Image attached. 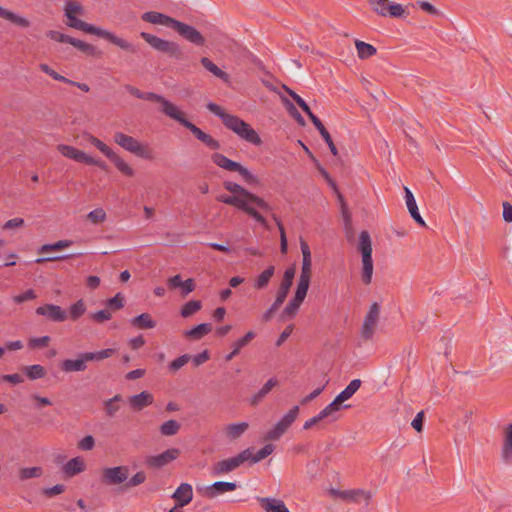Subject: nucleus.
Wrapping results in <instances>:
<instances>
[{"label": "nucleus", "mask_w": 512, "mask_h": 512, "mask_svg": "<svg viewBox=\"0 0 512 512\" xmlns=\"http://www.w3.org/2000/svg\"><path fill=\"white\" fill-rule=\"evenodd\" d=\"M67 19H68L67 25L71 28L81 30L85 33L93 34L100 38L106 39L107 41L111 42L112 44L118 46L119 48H121L125 51L131 52V53L137 52V47L135 45L118 37L117 35H115L114 33L110 32L108 30H105V29L96 27L92 24H89V23L77 18L76 16L68 15Z\"/></svg>", "instance_id": "nucleus-1"}, {"label": "nucleus", "mask_w": 512, "mask_h": 512, "mask_svg": "<svg viewBox=\"0 0 512 512\" xmlns=\"http://www.w3.org/2000/svg\"><path fill=\"white\" fill-rule=\"evenodd\" d=\"M358 250L362 255V273L361 278L364 284L368 285L372 281L373 275V259H372V242L368 231L363 230L359 235Z\"/></svg>", "instance_id": "nucleus-2"}, {"label": "nucleus", "mask_w": 512, "mask_h": 512, "mask_svg": "<svg viewBox=\"0 0 512 512\" xmlns=\"http://www.w3.org/2000/svg\"><path fill=\"white\" fill-rule=\"evenodd\" d=\"M114 142L125 149L126 151L133 153L137 157H140L145 160L153 159V152L148 147V145H144L140 143L136 138L126 135L123 132L117 131L113 135Z\"/></svg>", "instance_id": "nucleus-3"}, {"label": "nucleus", "mask_w": 512, "mask_h": 512, "mask_svg": "<svg viewBox=\"0 0 512 512\" xmlns=\"http://www.w3.org/2000/svg\"><path fill=\"white\" fill-rule=\"evenodd\" d=\"M224 126L248 143L255 146H260L262 144L260 136L252 126L236 115H231Z\"/></svg>", "instance_id": "nucleus-4"}, {"label": "nucleus", "mask_w": 512, "mask_h": 512, "mask_svg": "<svg viewBox=\"0 0 512 512\" xmlns=\"http://www.w3.org/2000/svg\"><path fill=\"white\" fill-rule=\"evenodd\" d=\"M214 164L230 172H237L247 184H258L259 179L240 163L227 158L221 153H214L211 156Z\"/></svg>", "instance_id": "nucleus-5"}, {"label": "nucleus", "mask_w": 512, "mask_h": 512, "mask_svg": "<svg viewBox=\"0 0 512 512\" xmlns=\"http://www.w3.org/2000/svg\"><path fill=\"white\" fill-rule=\"evenodd\" d=\"M299 413V406H293L270 430L264 435L265 441L279 440L294 423Z\"/></svg>", "instance_id": "nucleus-6"}, {"label": "nucleus", "mask_w": 512, "mask_h": 512, "mask_svg": "<svg viewBox=\"0 0 512 512\" xmlns=\"http://www.w3.org/2000/svg\"><path fill=\"white\" fill-rule=\"evenodd\" d=\"M249 457H250V448H247V449L241 451L239 454H237L234 457L217 461L212 465V474L214 476H221L224 474H228V473L236 470L245 461H248Z\"/></svg>", "instance_id": "nucleus-7"}, {"label": "nucleus", "mask_w": 512, "mask_h": 512, "mask_svg": "<svg viewBox=\"0 0 512 512\" xmlns=\"http://www.w3.org/2000/svg\"><path fill=\"white\" fill-rule=\"evenodd\" d=\"M223 186L227 191L235 194L236 196H239V197L245 199L247 201V203L248 202L253 203L258 208H260L261 210H263L265 212L272 211V207L264 199H262L261 197H259L256 194H253L252 192L248 191L247 189L242 187L240 184L232 182V181H225L223 183Z\"/></svg>", "instance_id": "nucleus-8"}, {"label": "nucleus", "mask_w": 512, "mask_h": 512, "mask_svg": "<svg viewBox=\"0 0 512 512\" xmlns=\"http://www.w3.org/2000/svg\"><path fill=\"white\" fill-rule=\"evenodd\" d=\"M217 201L222 202L227 205L234 206L250 217H252L256 222L261 225H266V219L252 206H250L247 201L236 195H220L217 197Z\"/></svg>", "instance_id": "nucleus-9"}, {"label": "nucleus", "mask_w": 512, "mask_h": 512, "mask_svg": "<svg viewBox=\"0 0 512 512\" xmlns=\"http://www.w3.org/2000/svg\"><path fill=\"white\" fill-rule=\"evenodd\" d=\"M125 90L130 93L132 96L150 101V102H156L160 104L159 111L167 116L169 113V110L173 107L174 103L167 100L165 97H163L160 94L154 93V92H142L140 89H138L135 86L132 85H125Z\"/></svg>", "instance_id": "nucleus-10"}, {"label": "nucleus", "mask_w": 512, "mask_h": 512, "mask_svg": "<svg viewBox=\"0 0 512 512\" xmlns=\"http://www.w3.org/2000/svg\"><path fill=\"white\" fill-rule=\"evenodd\" d=\"M129 478V468L127 466L108 467L103 469L101 482L106 485H118L126 483Z\"/></svg>", "instance_id": "nucleus-11"}, {"label": "nucleus", "mask_w": 512, "mask_h": 512, "mask_svg": "<svg viewBox=\"0 0 512 512\" xmlns=\"http://www.w3.org/2000/svg\"><path fill=\"white\" fill-rule=\"evenodd\" d=\"M374 12L380 16L398 18L404 15V8L401 4L390 2L389 0H369Z\"/></svg>", "instance_id": "nucleus-12"}, {"label": "nucleus", "mask_w": 512, "mask_h": 512, "mask_svg": "<svg viewBox=\"0 0 512 512\" xmlns=\"http://www.w3.org/2000/svg\"><path fill=\"white\" fill-rule=\"evenodd\" d=\"M173 30H175L186 41L196 45H205L204 36L193 26L177 20Z\"/></svg>", "instance_id": "nucleus-13"}, {"label": "nucleus", "mask_w": 512, "mask_h": 512, "mask_svg": "<svg viewBox=\"0 0 512 512\" xmlns=\"http://www.w3.org/2000/svg\"><path fill=\"white\" fill-rule=\"evenodd\" d=\"M167 117L177 121L186 129H188L199 141H202L204 136L206 135L199 127L190 122L185 118V113L177 106L173 105V107L169 110Z\"/></svg>", "instance_id": "nucleus-14"}, {"label": "nucleus", "mask_w": 512, "mask_h": 512, "mask_svg": "<svg viewBox=\"0 0 512 512\" xmlns=\"http://www.w3.org/2000/svg\"><path fill=\"white\" fill-rule=\"evenodd\" d=\"M36 314L45 316L47 319L53 322H64L68 319V314L59 305L45 304L36 308Z\"/></svg>", "instance_id": "nucleus-15"}, {"label": "nucleus", "mask_w": 512, "mask_h": 512, "mask_svg": "<svg viewBox=\"0 0 512 512\" xmlns=\"http://www.w3.org/2000/svg\"><path fill=\"white\" fill-rule=\"evenodd\" d=\"M180 455V451L177 448H170L166 451L151 456L147 459V465L152 468H162L169 464L170 462L177 459V457Z\"/></svg>", "instance_id": "nucleus-16"}, {"label": "nucleus", "mask_w": 512, "mask_h": 512, "mask_svg": "<svg viewBox=\"0 0 512 512\" xmlns=\"http://www.w3.org/2000/svg\"><path fill=\"white\" fill-rule=\"evenodd\" d=\"M87 356V352H82L76 359H65L61 362L60 368L65 373L83 372L87 369V362L90 361Z\"/></svg>", "instance_id": "nucleus-17"}, {"label": "nucleus", "mask_w": 512, "mask_h": 512, "mask_svg": "<svg viewBox=\"0 0 512 512\" xmlns=\"http://www.w3.org/2000/svg\"><path fill=\"white\" fill-rule=\"evenodd\" d=\"M237 489V484L235 482H225V481H217L214 482L204 489V496L208 498H215L218 495L224 494L226 492H231Z\"/></svg>", "instance_id": "nucleus-18"}, {"label": "nucleus", "mask_w": 512, "mask_h": 512, "mask_svg": "<svg viewBox=\"0 0 512 512\" xmlns=\"http://www.w3.org/2000/svg\"><path fill=\"white\" fill-rule=\"evenodd\" d=\"M142 19L151 24L163 25L172 29L177 22L176 19L156 11L145 12L142 15Z\"/></svg>", "instance_id": "nucleus-19"}, {"label": "nucleus", "mask_w": 512, "mask_h": 512, "mask_svg": "<svg viewBox=\"0 0 512 512\" xmlns=\"http://www.w3.org/2000/svg\"><path fill=\"white\" fill-rule=\"evenodd\" d=\"M295 276V268L289 267L285 270L283 279L281 281V284L277 290L276 298L282 302L285 301L289 290L293 284V279Z\"/></svg>", "instance_id": "nucleus-20"}, {"label": "nucleus", "mask_w": 512, "mask_h": 512, "mask_svg": "<svg viewBox=\"0 0 512 512\" xmlns=\"http://www.w3.org/2000/svg\"><path fill=\"white\" fill-rule=\"evenodd\" d=\"M300 248L302 252V267H301V279H308L311 280V269H312V260H311V251L309 248V245L306 241L301 240L300 241Z\"/></svg>", "instance_id": "nucleus-21"}, {"label": "nucleus", "mask_w": 512, "mask_h": 512, "mask_svg": "<svg viewBox=\"0 0 512 512\" xmlns=\"http://www.w3.org/2000/svg\"><path fill=\"white\" fill-rule=\"evenodd\" d=\"M257 501L265 512H290L285 503L280 499L257 497Z\"/></svg>", "instance_id": "nucleus-22"}, {"label": "nucleus", "mask_w": 512, "mask_h": 512, "mask_svg": "<svg viewBox=\"0 0 512 512\" xmlns=\"http://www.w3.org/2000/svg\"><path fill=\"white\" fill-rule=\"evenodd\" d=\"M153 401V395L147 391H142L139 394L132 395L128 399L129 405L136 411H141L145 407L151 405Z\"/></svg>", "instance_id": "nucleus-23"}, {"label": "nucleus", "mask_w": 512, "mask_h": 512, "mask_svg": "<svg viewBox=\"0 0 512 512\" xmlns=\"http://www.w3.org/2000/svg\"><path fill=\"white\" fill-rule=\"evenodd\" d=\"M172 498L180 504V506L188 505L193 499V489L189 483H182L175 490L172 495Z\"/></svg>", "instance_id": "nucleus-24"}, {"label": "nucleus", "mask_w": 512, "mask_h": 512, "mask_svg": "<svg viewBox=\"0 0 512 512\" xmlns=\"http://www.w3.org/2000/svg\"><path fill=\"white\" fill-rule=\"evenodd\" d=\"M157 51L167 54L169 57H172L176 60L183 59V51L180 45L173 41L162 40L161 44Z\"/></svg>", "instance_id": "nucleus-25"}, {"label": "nucleus", "mask_w": 512, "mask_h": 512, "mask_svg": "<svg viewBox=\"0 0 512 512\" xmlns=\"http://www.w3.org/2000/svg\"><path fill=\"white\" fill-rule=\"evenodd\" d=\"M157 51L167 54L169 57H172L176 60L183 59V51L180 45L173 41L162 40L161 44Z\"/></svg>", "instance_id": "nucleus-26"}, {"label": "nucleus", "mask_w": 512, "mask_h": 512, "mask_svg": "<svg viewBox=\"0 0 512 512\" xmlns=\"http://www.w3.org/2000/svg\"><path fill=\"white\" fill-rule=\"evenodd\" d=\"M255 337V332L248 331L243 337L236 340L232 344L233 350L225 356V360L231 361L235 356H237L240 353L241 349L248 345Z\"/></svg>", "instance_id": "nucleus-27"}, {"label": "nucleus", "mask_w": 512, "mask_h": 512, "mask_svg": "<svg viewBox=\"0 0 512 512\" xmlns=\"http://www.w3.org/2000/svg\"><path fill=\"white\" fill-rule=\"evenodd\" d=\"M58 150L63 156L79 163H85L87 159V154L85 152L73 146L61 144L58 146Z\"/></svg>", "instance_id": "nucleus-28"}, {"label": "nucleus", "mask_w": 512, "mask_h": 512, "mask_svg": "<svg viewBox=\"0 0 512 512\" xmlns=\"http://www.w3.org/2000/svg\"><path fill=\"white\" fill-rule=\"evenodd\" d=\"M247 422L231 423L224 428V433L230 441L240 438L248 429Z\"/></svg>", "instance_id": "nucleus-29"}, {"label": "nucleus", "mask_w": 512, "mask_h": 512, "mask_svg": "<svg viewBox=\"0 0 512 512\" xmlns=\"http://www.w3.org/2000/svg\"><path fill=\"white\" fill-rule=\"evenodd\" d=\"M202 66L213 74L215 77L221 79L223 82L228 83L230 76L228 73L221 70L215 63H213L208 57H202L200 60Z\"/></svg>", "instance_id": "nucleus-30"}, {"label": "nucleus", "mask_w": 512, "mask_h": 512, "mask_svg": "<svg viewBox=\"0 0 512 512\" xmlns=\"http://www.w3.org/2000/svg\"><path fill=\"white\" fill-rule=\"evenodd\" d=\"M84 469L85 463L81 457L72 458L63 466V472L69 477L81 473Z\"/></svg>", "instance_id": "nucleus-31"}, {"label": "nucleus", "mask_w": 512, "mask_h": 512, "mask_svg": "<svg viewBox=\"0 0 512 512\" xmlns=\"http://www.w3.org/2000/svg\"><path fill=\"white\" fill-rule=\"evenodd\" d=\"M277 384L278 380L275 377L268 379L262 388L250 398V404L256 406Z\"/></svg>", "instance_id": "nucleus-32"}, {"label": "nucleus", "mask_w": 512, "mask_h": 512, "mask_svg": "<svg viewBox=\"0 0 512 512\" xmlns=\"http://www.w3.org/2000/svg\"><path fill=\"white\" fill-rule=\"evenodd\" d=\"M110 161L114 163L116 168L125 176L132 177L134 175V170L129 166L119 155H117L114 151L110 153V156L107 157Z\"/></svg>", "instance_id": "nucleus-33"}, {"label": "nucleus", "mask_w": 512, "mask_h": 512, "mask_svg": "<svg viewBox=\"0 0 512 512\" xmlns=\"http://www.w3.org/2000/svg\"><path fill=\"white\" fill-rule=\"evenodd\" d=\"M69 44L89 56L96 57L100 55V51L94 45L86 43L82 40L71 37Z\"/></svg>", "instance_id": "nucleus-34"}, {"label": "nucleus", "mask_w": 512, "mask_h": 512, "mask_svg": "<svg viewBox=\"0 0 512 512\" xmlns=\"http://www.w3.org/2000/svg\"><path fill=\"white\" fill-rule=\"evenodd\" d=\"M131 324L139 329H152L156 326V322L148 313H142L134 317L131 319Z\"/></svg>", "instance_id": "nucleus-35"}, {"label": "nucleus", "mask_w": 512, "mask_h": 512, "mask_svg": "<svg viewBox=\"0 0 512 512\" xmlns=\"http://www.w3.org/2000/svg\"><path fill=\"white\" fill-rule=\"evenodd\" d=\"M275 273V267L273 265L268 266L259 276L256 278L254 282L255 289H264L267 287L270 279L273 277Z\"/></svg>", "instance_id": "nucleus-36"}, {"label": "nucleus", "mask_w": 512, "mask_h": 512, "mask_svg": "<svg viewBox=\"0 0 512 512\" xmlns=\"http://www.w3.org/2000/svg\"><path fill=\"white\" fill-rule=\"evenodd\" d=\"M212 330L210 323H201L185 332V336L191 339H201Z\"/></svg>", "instance_id": "nucleus-37"}, {"label": "nucleus", "mask_w": 512, "mask_h": 512, "mask_svg": "<svg viewBox=\"0 0 512 512\" xmlns=\"http://www.w3.org/2000/svg\"><path fill=\"white\" fill-rule=\"evenodd\" d=\"M22 370L26 377L30 380L41 379L44 378L46 375L45 368L40 364L24 366Z\"/></svg>", "instance_id": "nucleus-38"}, {"label": "nucleus", "mask_w": 512, "mask_h": 512, "mask_svg": "<svg viewBox=\"0 0 512 512\" xmlns=\"http://www.w3.org/2000/svg\"><path fill=\"white\" fill-rule=\"evenodd\" d=\"M0 17L4 18V19L10 21L11 23L18 25L20 27L26 28V27L30 26L29 20H27L26 18H24L22 16L15 14L14 12H11L5 8L2 9V11L0 13Z\"/></svg>", "instance_id": "nucleus-39"}, {"label": "nucleus", "mask_w": 512, "mask_h": 512, "mask_svg": "<svg viewBox=\"0 0 512 512\" xmlns=\"http://www.w3.org/2000/svg\"><path fill=\"white\" fill-rule=\"evenodd\" d=\"M361 380L360 379H354L352 380L344 390H342L338 395V399L341 400L343 403L350 399L360 388L361 386Z\"/></svg>", "instance_id": "nucleus-40"}, {"label": "nucleus", "mask_w": 512, "mask_h": 512, "mask_svg": "<svg viewBox=\"0 0 512 512\" xmlns=\"http://www.w3.org/2000/svg\"><path fill=\"white\" fill-rule=\"evenodd\" d=\"M355 46L357 49L358 57L360 59H368L371 56L375 55L377 52L376 48L373 45L360 40H356Z\"/></svg>", "instance_id": "nucleus-41"}, {"label": "nucleus", "mask_w": 512, "mask_h": 512, "mask_svg": "<svg viewBox=\"0 0 512 512\" xmlns=\"http://www.w3.org/2000/svg\"><path fill=\"white\" fill-rule=\"evenodd\" d=\"M502 455L505 461L512 462V423L507 427L505 432Z\"/></svg>", "instance_id": "nucleus-42"}, {"label": "nucleus", "mask_w": 512, "mask_h": 512, "mask_svg": "<svg viewBox=\"0 0 512 512\" xmlns=\"http://www.w3.org/2000/svg\"><path fill=\"white\" fill-rule=\"evenodd\" d=\"M86 312V305L83 299H79L69 307L68 318L77 321Z\"/></svg>", "instance_id": "nucleus-43"}, {"label": "nucleus", "mask_w": 512, "mask_h": 512, "mask_svg": "<svg viewBox=\"0 0 512 512\" xmlns=\"http://www.w3.org/2000/svg\"><path fill=\"white\" fill-rule=\"evenodd\" d=\"M122 401V396L120 394H116L114 397L104 401V409L105 413L109 417H114L115 414L119 411L120 406L117 405L118 402Z\"/></svg>", "instance_id": "nucleus-44"}, {"label": "nucleus", "mask_w": 512, "mask_h": 512, "mask_svg": "<svg viewBox=\"0 0 512 512\" xmlns=\"http://www.w3.org/2000/svg\"><path fill=\"white\" fill-rule=\"evenodd\" d=\"M282 102L289 113V115L301 126L305 125V120L300 114V112L297 110L295 105L286 97H282Z\"/></svg>", "instance_id": "nucleus-45"}, {"label": "nucleus", "mask_w": 512, "mask_h": 512, "mask_svg": "<svg viewBox=\"0 0 512 512\" xmlns=\"http://www.w3.org/2000/svg\"><path fill=\"white\" fill-rule=\"evenodd\" d=\"M274 445L273 444H266L264 445L256 454L252 453V450L250 449V457L249 460L252 463H258L261 460L265 459L269 455H271L274 451Z\"/></svg>", "instance_id": "nucleus-46"}, {"label": "nucleus", "mask_w": 512, "mask_h": 512, "mask_svg": "<svg viewBox=\"0 0 512 512\" xmlns=\"http://www.w3.org/2000/svg\"><path fill=\"white\" fill-rule=\"evenodd\" d=\"M72 243L73 242L71 240H59L55 243L44 244L38 249V253L42 254V253H46L49 251H58V250L70 247L72 245Z\"/></svg>", "instance_id": "nucleus-47"}, {"label": "nucleus", "mask_w": 512, "mask_h": 512, "mask_svg": "<svg viewBox=\"0 0 512 512\" xmlns=\"http://www.w3.org/2000/svg\"><path fill=\"white\" fill-rule=\"evenodd\" d=\"M330 493L333 495V496H336V497H341L343 499H350V500H353L355 499V495H362L365 497V499H369V495L363 491V490H345V491H340V490H336V489H331Z\"/></svg>", "instance_id": "nucleus-48"}, {"label": "nucleus", "mask_w": 512, "mask_h": 512, "mask_svg": "<svg viewBox=\"0 0 512 512\" xmlns=\"http://www.w3.org/2000/svg\"><path fill=\"white\" fill-rule=\"evenodd\" d=\"M349 405H343V402L336 396L334 400L329 403L325 408L331 414V421H336L339 418V412L342 408H348Z\"/></svg>", "instance_id": "nucleus-49"}, {"label": "nucleus", "mask_w": 512, "mask_h": 512, "mask_svg": "<svg viewBox=\"0 0 512 512\" xmlns=\"http://www.w3.org/2000/svg\"><path fill=\"white\" fill-rule=\"evenodd\" d=\"M180 427L176 420H168L160 426V433L164 436H173L178 433Z\"/></svg>", "instance_id": "nucleus-50"}, {"label": "nucleus", "mask_w": 512, "mask_h": 512, "mask_svg": "<svg viewBox=\"0 0 512 512\" xmlns=\"http://www.w3.org/2000/svg\"><path fill=\"white\" fill-rule=\"evenodd\" d=\"M201 309V302L198 300H191L185 303L181 309V315L184 318L190 317Z\"/></svg>", "instance_id": "nucleus-51"}, {"label": "nucleus", "mask_w": 512, "mask_h": 512, "mask_svg": "<svg viewBox=\"0 0 512 512\" xmlns=\"http://www.w3.org/2000/svg\"><path fill=\"white\" fill-rule=\"evenodd\" d=\"M320 135L322 136V138L324 139L325 143L328 145L331 153L336 156L338 154V150H337V147L335 146L332 138H331V135L330 133L328 132V130L325 128V126L323 125V123H321L318 127H315Z\"/></svg>", "instance_id": "nucleus-52"}, {"label": "nucleus", "mask_w": 512, "mask_h": 512, "mask_svg": "<svg viewBox=\"0 0 512 512\" xmlns=\"http://www.w3.org/2000/svg\"><path fill=\"white\" fill-rule=\"evenodd\" d=\"M39 69L46 73L47 75H49L51 78H53L54 80H57V81H60V82H63V83H72V80L66 78L65 76L59 74L58 72H56L54 69H52L48 64L46 63H40L39 64Z\"/></svg>", "instance_id": "nucleus-53"}, {"label": "nucleus", "mask_w": 512, "mask_h": 512, "mask_svg": "<svg viewBox=\"0 0 512 512\" xmlns=\"http://www.w3.org/2000/svg\"><path fill=\"white\" fill-rule=\"evenodd\" d=\"M42 475V468L41 467H28V468H22L19 471V478L21 480H27L30 478H38Z\"/></svg>", "instance_id": "nucleus-54"}, {"label": "nucleus", "mask_w": 512, "mask_h": 512, "mask_svg": "<svg viewBox=\"0 0 512 512\" xmlns=\"http://www.w3.org/2000/svg\"><path fill=\"white\" fill-rule=\"evenodd\" d=\"M115 353V349L113 348H107L103 349L101 351H95V352H87V358H89L90 361H100L106 358L111 357Z\"/></svg>", "instance_id": "nucleus-55"}, {"label": "nucleus", "mask_w": 512, "mask_h": 512, "mask_svg": "<svg viewBox=\"0 0 512 512\" xmlns=\"http://www.w3.org/2000/svg\"><path fill=\"white\" fill-rule=\"evenodd\" d=\"M309 285H310V280L304 279V278L303 279L299 278L294 297H296L297 299H300V301H304V299L307 295L308 289H309Z\"/></svg>", "instance_id": "nucleus-56"}, {"label": "nucleus", "mask_w": 512, "mask_h": 512, "mask_svg": "<svg viewBox=\"0 0 512 512\" xmlns=\"http://www.w3.org/2000/svg\"><path fill=\"white\" fill-rule=\"evenodd\" d=\"M207 109L219 117L223 123V125L227 122L232 114L225 112L219 105L213 102H209L207 104Z\"/></svg>", "instance_id": "nucleus-57"}, {"label": "nucleus", "mask_w": 512, "mask_h": 512, "mask_svg": "<svg viewBox=\"0 0 512 512\" xmlns=\"http://www.w3.org/2000/svg\"><path fill=\"white\" fill-rule=\"evenodd\" d=\"M380 313V306L378 303L374 302L370 308L368 313L366 314L364 318V322L376 325Z\"/></svg>", "instance_id": "nucleus-58"}, {"label": "nucleus", "mask_w": 512, "mask_h": 512, "mask_svg": "<svg viewBox=\"0 0 512 512\" xmlns=\"http://www.w3.org/2000/svg\"><path fill=\"white\" fill-rule=\"evenodd\" d=\"M88 141L90 144L94 145L102 154L106 157L110 156V153L113 151L108 145L102 142L100 139L93 135H89Z\"/></svg>", "instance_id": "nucleus-59"}, {"label": "nucleus", "mask_w": 512, "mask_h": 512, "mask_svg": "<svg viewBox=\"0 0 512 512\" xmlns=\"http://www.w3.org/2000/svg\"><path fill=\"white\" fill-rule=\"evenodd\" d=\"M191 360V356L189 354H183L179 356L178 358L174 359L169 364V370L171 372H176L180 368H182L185 364H187Z\"/></svg>", "instance_id": "nucleus-60"}, {"label": "nucleus", "mask_w": 512, "mask_h": 512, "mask_svg": "<svg viewBox=\"0 0 512 512\" xmlns=\"http://www.w3.org/2000/svg\"><path fill=\"white\" fill-rule=\"evenodd\" d=\"M106 306L111 310H120L124 306V298L121 293H117L114 297L106 301Z\"/></svg>", "instance_id": "nucleus-61"}, {"label": "nucleus", "mask_w": 512, "mask_h": 512, "mask_svg": "<svg viewBox=\"0 0 512 512\" xmlns=\"http://www.w3.org/2000/svg\"><path fill=\"white\" fill-rule=\"evenodd\" d=\"M87 219L94 224H98L106 219V213L102 208H96L88 213Z\"/></svg>", "instance_id": "nucleus-62"}, {"label": "nucleus", "mask_w": 512, "mask_h": 512, "mask_svg": "<svg viewBox=\"0 0 512 512\" xmlns=\"http://www.w3.org/2000/svg\"><path fill=\"white\" fill-rule=\"evenodd\" d=\"M89 317L96 323H103L105 321L110 320L112 317V314L110 313V311L108 309H102L97 312L91 313Z\"/></svg>", "instance_id": "nucleus-63"}, {"label": "nucleus", "mask_w": 512, "mask_h": 512, "mask_svg": "<svg viewBox=\"0 0 512 512\" xmlns=\"http://www.w3.org/2000/svg\"><path fill=\"white\" fill-rule=\"evenodd\" d=\"M302 303L303 301H300V299L293 297L285 307L283 314L287 316H294Z\"/></svg>", "instance_id": "nucleus-64"}]
</instances>
